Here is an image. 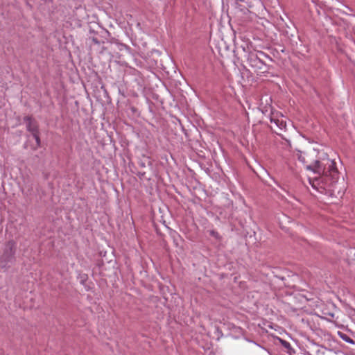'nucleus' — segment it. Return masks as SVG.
Returning <instances> with one entry per match:
<instances>
[{
    "label": "nucleus",
    "instance_id": "nucleus-1",
    "mask_svg": "<svg viewBox=\"0 0 355 355\" xmlns=\"http://www.w3.org/2000/svg\"><path fill=\"white\" fill-rule=\"evenodd\" d=\"M296 156L306 170L319 175L318 177L309 180L313 189L321 193H325L327 190H332L334 184L339 178V172L333 159L328 157L314 159L311 154L301 151H298Z\"/></svg>",
    "mask_w": 355,
    "mask_h": 355
},
{
    "label": "nucleus",
    "instance_id": "nucleus-2",
    "mask_svg": "<svg viewBox=\"0 0 355 355\" xmlns=\"http://www.w3.org/2000/svg\"><path fill=\"white\" fill-rule=\"evenodd\" d=\"M16 243L13 240L8 241L4 245L0 256V267L8 268L15 261Z\"/></svg>",
    "mask_w": 355,
    "mask_h": 355
},
{
    "label": "nucleus",
    "instance_id": "nucleus-3",
    "mask_svg": "<svg viewBox=\"0 0 355 355\" xmlns=\"http://www.w3.org/2000/svg\"><path fill=\"white\" fill-rule=\"evenodd\" d=\"M259 55L267 56L262 51L250 52L248 55L247 61L250 67L257 73H264L267 71L268 68L265 62L259 58Z\"/></svg>",
    "mask_w": 355,
    "mask_h": 355
},
{
    "label": "nucleus",
    "instance_id": "nucleus-4",
    "mask_svg": "<svg viewBox=\"0 0 355 355\" xmlns=\"http://www.w3.org/2000/svg\"><path fill=\"white\" fill-rule=\"evenodd\" d=\"M271 125L270 129L278 135H282L281 132L286 131V121L284 116L279 113H272L270 116Z\"/></svg>",
    "mask_w": 355,
    "mask_h": 355
},
{
    "label": "nucleus",
    "instance_id": "nucleus-5",
    "mask_svg": "<svg viewBox=\"0 0 355 355\" xmlns=\"http://www.w3.org/2000/svg\"><path fill=\"white\" fill-rule=\"evenodd\" d=\"M24 121L26 123V130L31 134L39 131L37 122L31 116H25Z\"/></svg>",
    "mask_w": 355,
    "mask_h": 355
},
{
    "label": "nucleus",
    "instance_id": "nucleus-6",
    "mask_svg": "<svg viewBox=\"0 0 355 355\" xmlns=\"http://www.w3.org/2000/svg\"><path fill=\"white\" fill-rule=\"evenodd\" d=\"M338 335L342 340H343L344 341H345L347 343L353 344V345L355 343L354 340L345 333L338 331Z\"/></svg>",
    "mask_w": 355,
    "mask_h": 355
},
{
    "label": "nucleus",
    "instance_id": "nucleus-7",
    "mask_svg": "<svg viewBox=\"0 0 355 355\" xmlns=\"http://www.w3.org/2000/svg\"><path fill=\"white\" fill-rule=\"evenodd\" d=\"M279 340H280V342H281V343H282V345L285 349H287V352H288V353H290V354H291V351H294V350L293 349V348L291 347V345L290 343H288V341H286V340H282V339H279Z\"/></svg>",
    "mask_w": 355,
    "mask_h": 355
},
{
    "label": "nucleus",
    "instance_id": "nucleus-8",
    "mask_svg": "<svg viewBox=\"0 0 355 355\" xmlns=\"http://www.w3.org/2000/svg\"><path fill=\"white\" fill-rule=\"evenodd\" d=\"M32 135L36 141L37 148L40 147L41 140L40 137V131L33 133Z\"/></svg>",
    "mask_w": 355,
    "mask_h": 355
},
{
    "label": "nucleus",
    "instance_id": "nucleus-9",
    "mask_svg": "<svg viewBox=\"0 0 355 355\" xmlns=\"http://www.w3.org/2000/svg\"><path fill=\"white\" fill-rule=\"evenodd\" d=\"M171 236L173 239L174 243H175L176 245H178L177 240L180 237V236L176 232H173L171 234Z\"/></svg>",
    "mask_w": 355,
    "mask_h": 355
},
{
    "label": "nucleus",
    "instance_id": "nucleus-10",
    "mask_svg": "<svg viewBox=\"0 0 355 355\" xmlns=\"http://www.w3.org/2000/svg\"><path fill=\"white\" fill-rule=\"evenodd\" d=\"M209 234L211 236L215 237V238H218L219 237V234L217 232L214 231V230H211L209 232Z\"/></svg>",
    "mask_w": 355,
    "mask_h": 355
},
{
    "label": "nucleus",
    "instance_id": "nucleus-11",
    "mask_svg": "<svg viewBox=\"0 0 355 355\" xmlns=\"http://www.w3.org/2000/svg\"><path fill=\"white\" fill-rule=\"evenodd\" d=\"M254 343V345L257 348H259V349H263V350H265V351H266L268 354H270V352H269L268 349H266V348L262 347L261 345H258V344H257V343Z\"/></svg>",
    "mask_w": 355,
    "mask_h": 355
},
{
    "label": "nucleus",
    "instance_id": "nucleus-12",
    "mask_svg": "<svg viewBox=\"0 0 355 355\" xmlns=\"http://www.w3.org/2000/svg\"><path fill=\"white\" fill-rule=\"evenodd\" d=\"M324 313L326 315L331 317V318H334L335 316L334 313H333L328 312V313Z\"/></svg>",
    "mask_w": 355,
    "mask_h": 355
},
{
    "label": "nucleus",
    "instance_id": "nucleus-13",
    "mask_svg": "<svg viewBox=\"0 0 355 355\" xmlns=\"http://www.w3.org/2000/svg\"><path fill=\"white\" fill-rule=\"evenodd\" d=\"M92 41H93L95 44H99V41L98 40V39H97V38L93 37V38H92Z\"/></svg>",
    "mask_w": 355,
    "mask_h": 355
},
{
    "label": "nucleus",
    "instance_id": "nucleus-14",
    "mask_svg": "<svg viewBox=\"0 0 355 355\" xmlns=\"http://www.w3.org/2000/svg\"><path fill=\"white\" fill-rule=\"evenodd\" d=\"M243 1H244V0H236V1H235V3H236V5H239V3H240V2H243Z\"/></svg>",
    "mask_w": 355,
    "mask_h": 355
},
{
    "label": "nucleus",
    "instance_id": "nucleus-15",
    "mask_svg": "<svg viewBox=\"0 0 355 355\" xmlns=\"http://www.w3.org/2000/svg\"><path fill=\"white\" fill-rule=\"evenodd\" d=\"M139 164L141 166L145 167V164L144 162H141Z\"/></svg>",
    "mask_w": 355,
    "mask_h": 355
},
{
    "label": "nucleus",
    "instance_id": "nucleus-16",
    "mask_svg": "<svg viewBox=\"0 0 355 355\" xmlns=\"http://www.w3.org/2000/svg\"><path fill=\"white\" fill-rule=\"evenodd\" d=\"M286 141L290 145V141L289 140L286 139Z\"/></svg>",
    "mask_w": 355,
    "mask_h": 355
}]
</instances>
